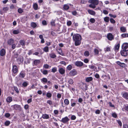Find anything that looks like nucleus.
<instances>
[{"mask_svg":"<svg viewBox=\"0 0 128 128\" xmlns=\"http://www.w3.org/2000/svg\"><path fill=\"white\" fill-rule=\"evenodd\" d=\"M71 36H72L73 39L75 42V45L76 46L80 45L81 44V40L82 39L81 36L79 34H74L73 33L71 34Z\"/></svg>","mask_w":128,"mask_h":128,"instance_id":"1","label":"nucleus"},{"mask_svg":"<svg viewBox=\"0 0 128 128\" xmlns=\"http://www.w3.org/2000/svg\"><path fill=\"white\" fill-rule=\"evenodd\" d=\"M122 50L128 51V43H125L122 46Z\"/></svg>","mask_w":128,"mask_h":128,"instance_id":"2","label":"nucleus"},{"mask_svg":"<svg viewBox=\"0 0 128 128\" xmlns=\"http://www.w3.org/2000/svg\"><path fill=\"white\" fill-rule=\"evenodd\" d=\"M107 38L110 40H112L114 39V36L111 33H108L107 35Z\"/></svg>","mask_w":128,"mask_h":128,"instance_id":"3","label":"nucleus"},{"mask_svg":"<svg viewBox=\"0 0 128 128\" xmlns=\"http://www.w3.org/2000/svg\"><path fill=\"white\" fill-rule=\"evenodd\" d=\"M70 119L67 116H66L65 117L62 118L60 121V122L65 124Z\"/></svg>","mask_w":128,"mask_h":128,"instance_id":"4","label":"nucleus"},{"mask_svg":"<svg viewBox=\"0 0 128 128\" xmlns=\"http://www.w3.org/2000/svg\"><path fill=\"white\" fill-rule=\"evenodd\" d=\"M77 72L75 69H73L71 70L69 73V74L71 76H74L77 74Z\"/></svg>","mask_w":128,"mask_h":128,"instance_id":"5","label":"nucleus"},{"mask_svg":"<svg viewBox=\"0 0 128 128\" xmlns=\"http://www.w3.org/2000/svg\"><path fill=\"white\" fill-rule=\"evenodd\" d=\"M24 58L22 56H20L17 59V61L18 64H20L22 62H23Z\"/></svg>","mask_w":128,"mask_h":128,"instance_id":"6","label":"nucleus"},{"mask_svg":"<svg viewBox=\"0 0 128 128\" xmlns=\"http://www.w3.org/2000/svg\"><path fill=\"white\" fill-rule=\"evenodd\" d=\"M120 53L122 56H125L128 54V51L122 50L120 52Z\"/></svg>","mask_w":128,"mask_h":128,"instance_id":"7","label":"nucleus"},{"mask_svg":"<svg viewBox=\"0 0 128 128\" xmlns=\"http://www.w3.org/2000/svg\"><path fill=\"white\" fill-rule=\"evenodd\" d=\"M75 65L77 66H82L84 65L83 63L81 61H78L75 62Z\"/></svg>","mask_w":128,"mask_h":128,"instance_id":"8","label":"nucleus"},{"mask_svg":"<svg viewBox=\"0 0 128 128\" xmlns=\"http://www.w3.org/2000/svg\"><path fill=\"white\" fill-rule=\"evenodd\" d=\"M12 71L15 74L16 73L18 70V69L17 66L14 65L12 67Z\"/></svg>","mask_w":128,"mask_h":128,"instance_id":"9","label":"nucleus"},{"mask_svg":"<svg viewBox=\"0 0 128 128\" xmlns=\"http://www.w3.org/2000/svg\"><path fill=\"white\" fill-rule=\"evenodd\" d=\"M6 53L5 50L2 48L0 51V55L1 56H3L5 55Z\"/></svg>","mask_w":128,"mask_h":128,"instance_id":"10","label":"nucleus"},{"mask_svg":"<svg viewBox=\"0 0 128 128\" xmlns=\"http://www.w3.org/2000/svg\"><path fill=\"white\" fill-rule=\"evenodd\" d=\"M14 108L16 110H20L21 108L20 106L17 104H15L14 106Z\"/></svg>","mask_w":128,"mask_h":128,"instance_id":"11","label":"nucleus"},{"mask_svg":"<svg viewBox=\"0 0 128 128\" xmlns=\"http://www.w3.org/2000/svg\"><path fill=\"white\" fill-rule=\"evenodd\" d=\"M59 72L60 74H62L64 73L65 70L63 68H61L59 69Z\"/></svg>","mask_w":128,"mask_h":128,"instance_id":"12","label":"nucleus"},{"mask_svg":"<svg viewBox=\"0 0 128 128\" xmlns=\"http://www.w3.org/2000/svg\"><path fill=\"white\" fill-rule=\"evenodd\" d=\"M92 80L93 78L92 77H88L86 78V81L87 82H89L92 81Z\"/></svg>","mask_w":128,"mask_h":128,"instance_id":"13","label":"nucleus"},{"mask_svg":"<svg viewBox=\"0 0 128 128\" xmlns=\"http://www.w3.org/2000/svg\"><path fill=\"white\" fill-rule=\"evenodd\" d=\"M91 2L96 5L98 4L99 2L98 0H92Z\"/></svg>","mask_w":128,"mask_h":128,"instance_id":"14","label":"nucleus"},{"mask_svg":"<svg viewBox=\"0 0 128 128\" xmlns=\"http://www.w3.org/2000/svg\"><path fill=\"white\" fill-rule=\"evenodd\" d=\"M14 40L12 38H11L8 40V44L11 45L14 42Z\"/></svg>","mask_w":128,"mask_h":128,"instance_id":"15","label":"nucleus"},{"mask_svg":"<svg viewBox=\"0 0 128 128\" xmlns=\"http://www.w3.org/2000/svg\"><path fill=\"white\" fill-rule=\"evenodd\" d=\"M88 12L89 14L91 15H94L96 14V13L94 11L91 10H88Z\"/></svg>","mask_w":128,"mask_h":128,"instance_id":"16","label":"nucleus"},{"mask_svg":"<svg viewBox=\"0 0 128 128\" xmlns=\"http://www.w3.org/2000/svg\"><path fill=\"white\" fill-rule=\"evenodd\" d=\"M40 62V60H36L34 61V64L35 66L37 65L38 64H39Z\"/></svg>","mask_w":128,"mask_h":128,"instance_id":"17","label":"nucleus"},{"mask_svg":"<svg viewBox=\"0 0 128 128\" xmlns=\"http://www.w3.org/2000/svg\"><path fill=\"white\" fill-rule=\"evenodd\" d=\"M12 100V98L11 97L9 96L6 99V101L7 102H10Z\"/></svg>","mask_w":128,"mask_h":128,"instance_id":"18","label":"nucleus"},{"mask_svg":"<svg viewBox=\"0 0 128 128\" xmlns=\"http://www.w3.org/2000/svg\"><path fill=\"white\" fill-rule=\"evenodd\" d=\"M42 118L44 119H47L49 117L48 114H44L42 115Z\"/></svg>","mask_w":128,"mask_h":128,"instance_id":"19","label":"nucleus"},{"mask_svg":"<svg viewBox=\"0 0 128 128\" xmlns=\"http://www.w3.org/2000/svg\"><path fill=\"white\" fill-rule=\"evenodd\" d=\"M117 64L123 67L124 66L125 64L124 63H122L119 61H118L117 62Z\"/></svg>","mask_w":128,"mask_h":128,"instance_id":"20","label":"nucleus"},{"mask_svg":"<svg viewBox=\"0 0 128 128\" xmlns=\"http://www.w3.org/2000/svg\"><path fill=\"white\" fill-rule=\"evenodd\" d=\"M122 96L128 99V94L126 92L124 93Z\"/></svg>","mask_w":128,"mask_h":128,"instance_id":"21","label":"nucleus"},{"mask_svg":"<svg viewBox=\"0 0 128 128\" xmlns=\"http://www.w3.org/2000/svg\"><path fill=\"white\" fill-rule=\"evenodd\" d=\"M40 71L44 75H46L48 73V71L47 70H43L41 69Z\"/></svg>","mask_w":128,"mask_h":128,"instance_id":"22","label":"nucleus"},{"mask_svg":"<svg viewBox=\"0 0 128 128\" xmlns=\"http://www.w3.org/2000/svg\"><path fill=\"white\" fill-rule=\"evenodd\" d=\"M68 82L70 84H72L74 83L73 80L71 78H69L68 80Z\"/></svg>","mask_w":128,"mask_h":128,"instance_id":"23","label":"nucleus"},{"mask_svg":"<svg viewBox=\"0 0 128 128\" xmlns=\"http://www.w3.org/2000/svg\"><path fill=\"white\" fill-rule=\"evenodd\" d=\"M50 57L52 58H54L56 57V55L53 53H52L50 54Z\"/></svg>","mask_w":128,"mask_h":128,"instance_id":"24","label":"nucleus"},{"mask_svg":"<svg viewBox=\"0 0 128 128\" xmlns=\"http://www.w3.org/2000/svg\"><path fill=\"white\" fill-rule=\"evenodd\" d=\"M31 26L33 28H36V24L34 22H32L31 24Z\"/></svg>","mask_w":128,"mask_h":128,"instance_id":"25","label":"nucleus"},{"mask_svg":"<svg viewBox=\"0 0 128 128\" xmlns=\"http://www.w3.org/2000/svg\"><path fill=\"white\" fill-rule=\"evenodd\" d=\"M47 79L46 78H44L41 79L42 82L46 83L47 82Z\"/></svg>","mask_w":128,"mask_h":128,"instance_id":"26","label":"nucleus"},{"mask_svg":"<svg viewBox=\"0 0 128 128\" xmlns=\"http://www.w3.org/2000/svg\"><path fill=\"white\" fill-rule=\"evenodd\" d=\"M44 51L46 52H48L49 49L48 46H46L43 49Z\"/></svg>","mask_w":128,"mask_h":128,"instance_id":"27","label":"nucleus"},{"mask_svg":"<svg viewBox=\"0 0 128 128\" xmlns=\"http://www.w3.org/2000/svg\"><path fill=\"white\" fill-rule=\"evenodd\" d=\"M33 7L34 10H37L38 8V5L36 3H34L33 5Z\"/></svg>","mask_w":128,"mask_h":128,"instance_id":"28","label":"nucleus"},{"mask_svg":"<svg viewBox=\"0 0 128 128\" xmlns=\"http://www.w3.org/2000/svg\"><path fill=\"white\" fill-rule=\"evenodd\" d=\"M63 8L64 10H67L69 8V7L68 5L66 4L64 5Z\"/></svg>","mask_w":128,"mask_h":128,"instance_id":"29","label":"nucleus"},{"mask_svg":"<svg viewBox=\"0 0 128 128\" xmlns=\"http://www.w3.org/2000/svg\"><path fill=\"white\" fill-rule=\"evenodd\" d=\"M120 30L123 32H125L126 30V28L124 27H122L120 28Z\"/></svg>","mask_w":128,"mask_h":128,"instance_id":"30","label":"nucleus"},{"mask_svg":"<svg viewBox=\"0 0 128 128\" xmlns=\"http://www.w3.org/2000/svg\"><path fill=\"white\" fill-rule=\"evenodd\" d=\"M120 47V44H118L117 45L115 46L114 50H118L119 49Z\"/></svg>","mask_w":128,"mask_h":128,"instance_id":"31","label":"nucleus"},{"mask_svg":"<svg viewBox=\"0 0 128 128\" xmlns=\"http://www.w3.org/2000/svg\"><path fill=\"white\" fill-rule=\"evenodd\" d=\"M25 74L22 72H21L20 74V77L24 78L25 76Z\"/></svg>","mask_w":128,"mask_h":128,"instance_id":"32","label":"nucleus"},{"mask_svg":"<svg viewBox=\"0 0 128 128\" xmlns=\"http://www.w3.org/2000/svg\"><path fill=\"white\" fill-rule=\"evenodd\" d=\"M64 102L66 105H68L69 103V102L68 99H65L64 100Z\"/></svg>","mask_w":128,"mask_h":128,"instance_id":"33","label":"nucleus"},{"mask_svg":"<svg viewBox=\"0 0 128 128\" xmlns=\"http://www.w3.org/2000/svg\"><path fill=\"white\" fill-rule=\"evenodd\" d=\"M84 54L85 56H88L90 55V53L88 51H86L84 52Z\"/></svg>","mask_w":128,"mask_h":128,"instance_id":"34","label":"nucleus"},{"mask_svg":"<svg viewBox=\"0 0 128 128\" xmlns=\"http://www.w3.org/2000/svg\"><path fill=\"white\" fill-rule=\"evenodd\" d=\"M104 21L106 22H108L109 21V18L108 17H105L104 19Z\"/></svg>","mask_w":128,"mask_h":128,"instance_id":"35","label":"nucleus"},{"mask_svg":"<svg viewBox=\"0 0 128 128\" xmlns=\"http://www.w3.org/2000/svg\"><path fill=\"white\" fill-rule=\"evenodd\" d=\"M55 20H52L50 22V24L52 26H55Z\"/></svg>","mask_w":128,"mask_h":128,"instance_id":"36","label":"nucleus"},{"mask_svg":"<svg viewBox=\"0 0 128 128\" xmlns=\"http://www.w3.org/2000/svg\"><path fill=\"white\" fill-rule=\"evenodd\" d=\"M13 33L14 34H17L20 33V32L18 30H15L13 31Z\"/></svg>","mask_w":128,"mask_h":128,"instance_id":"37","label":"nucleus"},{"mask_svg":"<svg viewBox=\"0 0 128 128\" xmlns=\"http://www.w3.org/2000/svg\"><path fill=\"white\" fill-rule=\"evenodd\" d=\"M10 123V122L9 120L6 121L4 123L5 125L6 126H8Z\"/></svg>","mask_w":128,"mask_h":128,"instance_id":"38","label":"nucleus"},{"mask_svg":"<svg viewBox=\"0 0 128 128\" xmlns=\"http://www.w3.org/2000/svg\"><path fill=\"white\" fill-rule=\"evenodd\" d=\"M121 36L123 38L128 37V34L124 33L122 34Z\"/></svg>","mask_w":128,"mask_h":128,"instance_id":"39","label":"nucleus"},{"mask_svg":"<svg viewBox=\"0 0 128 128\" xmlns=\"http://www.w3.org/2000/svg\"><path fill=\"white\" fill-rule=\"evenodd\" d=\"M9 9L7 7H5L3 8V10L5 12H6Z\"/></svg>","mask_w":128,"mask_h":128,"instance_id":"40","label":"nucleus"},{"mask_svg":"<svg viewBox=\"0 0 128 128\" xmlns=\"http://www.w3.org/2000/svg\"><path fill=\"white\" fill-rule=\"evenodd\" d=\"M28 83H27L26 82H24L22 84V86L24 87H26L28 85Z\"/></svg>","mask_w":128,"mask_h":128,"instance_id":"41","label":"nucleus"},{"mask_svg":"<svg viewBox=\"0 0 128 128\" xmlns=\"http://www.w3.org/2000/svg\"><path fill=\"white\" fill-rule=\"evenodd\" d=\"M89 6L90 7L92 8H94L96 7L95 5L93 4H90L89 5Z\"/></svg>","mask_w":128,"mask_h":128,"instance_id":"42","label":"nucleus"},{"mask_svg":"<svg viewBox=\"0 0 128 128\" xmlns=\"http://www.w3.org/2000/svg\"><path fill=\"white\" fill-rule=\"evenodd\" d=\"M18 54L17 53H14V55L12 56V57L14 58H17L18 56Z\"/></svg>","mask_w":128,"mask_h":128,"instance_id":"43","label":"nucleus"},{"mask_svg":"<svg viewBox=\"0 0 128 128\" xmlns=\"http://www.w3.org/2000/svg\"><path fill=\"white\" fill-rule=\"evenodd\" d=\"M94 52L95 54H98L99 51L96 48H95L94 49Z\"/></svg>","mask_w":128,"mask_h":128,"instance_id":"44","label":"nucleus"},{"mask_svg":"<svg viewBox=\"0 0 128 128\" xmlns=\"http://www.w3.org/2000/svg\"><path fill=\"white\" fill-rule=\"evenodd\" d=\"M46 96L50 98L52 96V94L50 92H48L46 94Z\"/></svg>","mask_w":128,"mask_h":128,"instance_id":"45","label":"nucleus"},{"mask_svg":"<svg viewBox=\"0 0 128 128\" xmlns=\"http://www.w3.org/2000/svg\"><path fill=\"white\" fill-rule=\"evenodd\" d=\"M124 109L126 111H128V105H126L124 106Z\"/></svg>","mask_w":128,"mask_h":128,"instance_id":"46","label":"nucleus"},{"mask_svg":"<svg viewBox=\"0 0 128 128\" xmlns=\"http://www.w3.org/2000/svg\"><path fill=\"white\" fill-rule=\"evenodd\" d=\"M57 68L56 67L53 68L52 69V72L54 73L56 72L57 71Z\"/></svg>","mask_w":128,"mask_h":128,"instance_id":"47","label":"nucleus"},{"mask_svg":"<svg viewBox=\"0 0 128 128\" xmlns=\"http://www.w3.org/2000/svg\"><path fill=\"white\" fill-rule=\"evenodd\" d=\"M95 20L94 18H91L90 20V22L92 23H94L95 22Z\"/></svg>","mask_w":128,"mask_h":128,"instance_id":"48","label":"nucleus"},{"mask_svg":"<svg viewBox=\"0 0 128 128\" xmlns=\"http://www.w3.org/2000/svg\"><path fill=\"white\" fill-rule=\"evenodd\" d=\"M20 44L22 46H24L25 44V42L24 40H22L20 41Z\"/></svg>","mask_w":128,"mask_h":128,"instance_id":"49","label":"nucleus"},{"mask_svg":"<svg viewBox=\"0 0 128 128\" xmlns=\"http://www.w3.org/2000/svg\"><path fill=\"white\" fill-rule=\"evenodd\" d=\"M49 66L48 64H44L43 66V67L46 69H48L49 68Z\"/></svg>","mask_w":128,"mask_h":128,"instance_id":"50","label":"nucleus"},{"mask_svg":"<svg viewBox=\"0 0 128 128\" xmlns=\"http://www.w3.org/2000/svg\"><path fill=\"white\" fill-rule=\"evenodd\" d=\"M72 24V22L70 20H69L67 22V24L68 26H70Z\"/></svg>","mask_w":128,"mask_h":128,"instance_id":"51","label":"nucleus"},{"mask_svg":"<svg viewBox=\"0 0 128 128\" xmlns=\"http://www.w3.org/2000/svg\"><path fill=\"white\" fill-rule=\"evenodd\" d=\"M47 103L49 104L50 105L52 104V102L51 100H49L47 101Z\"/></svg>","mask_w":128,"mask_h":128,"instance_id":"52","label":"nucleus"},{"mask_svg":"<svg viewBox=\"0 0 128 128\" xmlns=\"http://www.w3.org/2000/svg\"><path fill=\"white\" fill-rule=\"evenodd\" d=\"M110 22L112 24H114L115 23V20L112 18H111L110 19Z\"/></svg>","mask_w":128,"mask_h":128,"instance_id":"53","label":"nucleus"},{"mask_svg":"<svg viewBox=\"0 0 128 128\" xmlns=\"http://www.w3.org/2000/svg\"><path fill=\"white\" fill-rule=\"evenodd\" d=\"M72 66L71 65H68L67 67V69L68 70H70L72 68Z\"/></svg>","mask_w":128,"mask_h":128,"instance_id":"54","label":"nucleus"},{"mask_svg":"<svg viewBox=\"0 0 128 128\" xmlns=\"http://www.w3.org/2000/svg\"><path fill=\"white\" fill-rule=\"evenodd\" d=\"M18 12L19 13L21 14L23 12V10L22 9L20 8L18 9Z\"/></svg>","mask_w":128,"mask_h":128,"instance_id":"55","label":"nucleus"},{"mask_svg":"<svg viewBox=\"0 0 128 128\" xmlns=\"http://www.w3.org/2000/svg\"><path fill=\"white\" fill-rule=\"evenodd\" d=\"M76 118V117L74 115H72L71 117V119L72 120H75Z\"/></svg>","mask_w":128,"mask_h":128,"instance_id":"56","label":"nucleus"},{"mask_svg":"<svg viewBox=\"0 0 128 128\" xmlns=\"http://www.w3.org/2000/svg\"><path fill=\"white\" fill-rule=\"evenodd\" d=\"M42 24L44 25H47L46 21L45 20H43L42 22Z\"/></svg>","mask_w":128,"mask_h":128,"instance_id":"57","label":"nucleus"},{"mask_svg":"<svg viewBox=\"0 0 128 128\" xmlns=\"http://www.w3.org/2000/svg\"><path fill=\"white\" fill-rule=\"evenodd\" d=\"M5 116L7 118L9 117L10 116V114L9 113H6L5 115Z\"/></svg>","mask_w":128,"mask_h":128,"instance_id":"58","label":"nucleus"},{"mask_svg":"<svg viewBox=\"0 0 128 128\" xmlns=\"http://www.w3.org/2000/svg\"><path fill=\"white\" fill-rule=\"evenodd\" d=\"M14 88L15 91L18 93L19 92V91L18 90V88L16 87H14Z\"/></svg>","mask_w":128,"mask_h":128,"instance_id":"59","label":"nucleus"},{"mask_svg":"<svg viewBox=\"0 0 128 128\" xmlns=\"http://www.w3.org/2000/svg\"><path fill=\"white\" fill-rule=\"evenodd\" d=\"M58 50H59V51H58V54H60V55H62V54H61V53H62V51L61 49V48L59 49Z\"/></svg>","mask_w":128,"mask_h":128,"instance_id":"60","label":"nucleus"},{"mask_svg":"<svg viewBox=\"0 0 128 128\" xmlns=\"http://www.w3.org/2000/svg\"><path fill=\"white\" fill-rule=\"evenodd\" d=\"M117 122L118 124L120 126H122V123L121 122L120 120H117Z\"/></svg>","mask_w":128,"mask_h":128,"instance_id":"61","label":"nucleus"},{"mask_svg":"<svg viewBox=\"0 0 128 128\" xmlns=\"http://www.w3.org/2000/svg\"><path fill=\"white\" fill-rule=\"evenodd\" d=\"M109 16L112 17H113L114 18H115L116 17V16L115 15H113L112 14H110L109 15Z\"/></svg>","mask_w":128,"mask_h":128,"instance_id":"62","label":"nucleus"},{"mask_svg":"<svg viewBox=\"0 0 128 128\" xmlns=\"http://www.w3.org/2000/svg\"><path fill=\"white\" fill-rule=\"evenodd\" d=\"M112 116L114 118H116L117 116V115L115 113H112Z\"/></svg>","mask_w":128,"mask_h":128,"instance_id":"63","label":"nucleus"},{"mask_svg":"<svg viewBox=\"0 0 128 128\" xmlns=\"http://www.w3.org/2000/svg\"><path fill=\"white\" fill-rule=\"evenodd\" d=\"M103 13L105 14H108V12L106 10H104L103 11Z\"/></svg>","mask_w":128,"mask_h":128,"instance_id":"64","label":"nucleus"}]
</instances>
